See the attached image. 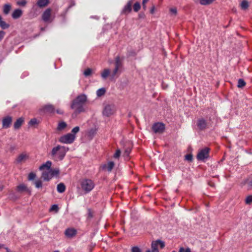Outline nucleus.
<instances>
[{"label": "nucleus", "instance_id": "obj_4", "mask_svg": "<svg viewBox=\"0 0 252 252\" xmlns=\"http://www.w3.org/2000/svg\"><path fill=\"white\" fill-rule=\"evenodd\" d=\"M75 139V135L69 133L61 136L59 139V141L61 143L70 144L74 141Z\"/></svg>", "mask_w": 252, "mask_h": 252}, {"label": "nucleus", "instance_id": "obj_48", "mask_svg": "<svg viewBox=\"0 0 252 252\" xmlns=\"http://www.w3.org/2000/svg\"><path fill=\"white\" fill-rule=\"evenodd\" d=\"M26 4V1L25 0H22L21 1H19L17 2V4L21 6H25Z\"/></svg>", "mask_w": 252, "mask_h": 252}, {"label": "nucleus", "instance_id": "obj_24", "mask_svg": "<svg viewBox=\"0 0 252 252\" xmlns=\"http://www.w3.org/2000/svg\"><path fill=\"white\" fill-rule=\"evenodd\" d=\"M0 27L2 29H6L9 28V24L6 23L5 22L2 20V18L1 15H0Z\"/></svg>", "mask_w": 252, "mask_h": 252}, {"label": "nucleus", "instance_id": "obj_22", "mask_svg": "<svg viewBox=\"0 0 252 252\" xmlns=\"http://www.w3.org/2000/svg\"><path fill=\"white\" fill-rule=\"evenodd\" d=\"M11 8V6L9 4H5L3 6V12L5 15H7Z\"/></svg>", "mask_w": 252, "mask_h": 252}, {"label": "nucleus", "instance_id": "obj_60", "mask_svg": "<svg viewBox=\"0 0 252 252\" xmlns=\"http://www.w3.org/2000/svg\"><path fill=\"white\" fill-rule=\"evenodd\" d=\"M59 252V251H55V252Z\"/></svg>", "mask_w": 252, "mask_h": 252}, {"label": "nucleus", "instance_id": "obj_36", "mask_svg": "<svg viewBox=\"0 0 252 252\" xmlns=\"http://www.w3.org/2000/svg\"><path fill=\"white\" fill-rule=\"evenodd\" d=\"M17 189L19 191H23L26 189V187L23 184H21L17 187Z\"/></svg>", "mask_w": 252, "mask_h": 252}, {"label": "nucleus", "instance_id": "obj_40", "mask_svg": "<svg viewBox=\"0 0 252 252\" xmlns=\"http://www.w3.org/2000/svg\"><path fill=\"white\" fill-rule=\"evenodd\" d=\"M36 177V174L33 172H31L28 176V179L29 180H33Z\"/></svg>", "mask_w": 252, "mask_h": 252}, {"label": "nucleus", "instance_id": "obj_49", "mask_svg": "<svg viewBox=\"0 0 252 252\" xmlns=\"http://www.w3.org/2000/svg\"><path fill=\"white\" fill-rule=\"evenodd\" d=\"M170 12L172 14H174L175 15H176L177 14V10L176 8H170Z\"/></svg>", "mask_w": 252, "mask_h": 252}, {"label": "nucleus", "instance_id": "obj_59", "mask_svg": "<svg viewBox=\"0 0 252 252\" xmlns=\"http://www.w3.org/2000/svg\"><path fill=\"white\" fill-rule=\"evenodd\" d=\"M0 190H2V189H3V187H0Z\"/></svg>", "mask_w": 252, "mask_h": 252}, {"label": "nucleus", "instance_id": "obj_35", "mask_svg": "<svg viewBox=\"0 0 252 252\" xmlns=\"http://www.w3.org/2000/svg\"><path fill=\"white\" fill-rule=\"evenodd\" d=\"M37 124H38L37 120L35 118L32 119L29 122V125L31 126H34Z\"/></svg>", "mask_w": 252, "mask_h": 252}, {"label": "nucleus", "instance_id": "obj_5", "mask_svg": "<svg viewBox=\"0 0 252 252\" xmlns=\"http://www.w3.org/2000/svg\"><path fill=\"white\" fill-rule=\"evenodd\" d=\"M195 126L196 129L200 131H203L208 127V124L206 120L204 118L201 117L196 120L195 121Z\"/></svg>", "mask_w": 252, "mask_h": 252}, {"label": "nucleus", "instance_id": "obj_55", "mask_svg": "<svg viewBox=\"0 0 252 252\" xmlns=\"http://www.w3.org/2000/svg\"><path fill=\"white\" fill-rule=\"evenodd\" d=\"M155 6H153L150 9V13L151 14H153L155 12Z\"/></svg>", "mask_w": 252, "mask_h": 252}, {"label": "nucleus", "instance_id": "obj_33", "mask_svg": "<svg viewBox=\"0 0 252 252\" xmlns=\"http://www.w3.org/2000/svg\"><path fill=\"white\" fill-rule=\"evenodd\" d=\"M252 203V195L248 196L245 199V203L250 205Z\"/></svg>", "mask_w": 252, "mask_h": 252}, {"label": "nucleus", "instance_id": "obj_45", "mask_svg": "<svg viewBox=\"0 0 252 252\" xmlns=\"http://www.w3.org/2000/svg\"><path fill=\"white\" fill-rule=\"evenodd\" d=\"M185 159L189 161H191L192 160V155L191 154L186 155L185 156Z\"/></svg>", "mask_w": 252, "mask_h": 252}, {"label": "nucleus", "instance_id": "obj_30", "mask_svg": "<svg viewBox=\"0 0 252 252\" xmlns=\"http://www.w3.org/2000/svg\"><path fill=\"white\" fill-rule=\"evenodd\" d=\"M44 109L48 112L53 113L54 112V108L52 105H47L44 107Z\"/></svg>", "mask_w": 252, "mask_h": 252}, {"label": "nucleus", "instance_id": "obj_28", "mask_svg": "<svg viewBox=\"0 0 252 252\" xmlns=\"http://www.w3.org/2000/svg\"><path fill=\"white\" fill-rule=\"evenodd\" d=\"M67 125L64 122H60L58 124L57 129L58 130H62L66 127Z\"/></svg>", "mask_w": 252, "mask_h": 252}, {"label": "nucleus", "instance_id": "obj_18", "mask_svg": "<svg viewBox=\"0 0 252 252\" xmlns=\"http://www.w3.org/2000/svg\"><path fill=\"white\" fill-rule=\"evenodd\" d=\"M114 166V163L113 161H109L107 164L103 165V169H107L108 171H111Z\"/></svg>", "mask_w": 252, "mask_h": 252}, {"label": "nucleus", "instance_id": "obj_52", "mask_svg": "<svg viewBox=\"0 0 252 252\" xmlns=\"http://www.w3.org/2000/svg\"><path fill=\"white\" fill-rule=\"evenodd\" d=\"M130 152V149H126L125 151V153H124V156H128L129 154V153Z\"/></svg>", "mask_w": 252, "mask_h": 252}, {"label": "nucleus", "instance_id": "obj_10", "mask_svg": "<svg viewBox=\"0 0 252 252\" xmlns=\"http://www.w3.org/2000/svg\"><path fill=\"white\" fill-rule=\"evenodd\" d=\"M164 129L165 126L161 123H155L152 126V129L155 133H161Z\"/></svg>", "mask_w": 252, "mask_h": 252}, {"label": "nucleus", "instance_id": "obj_34", "mask_svg": "<svg viewBox=\"0 0 252 252\" xmlns=\"http://www.w3.org/2000/svg\"><path fill=\"white\" fill-rule=\"evenodd\" d=\"M241 6L242 9H246L249 7V3L248 1L243 0L241 4Z\"/></svg>", "mask_w": 252, "mask_h": 252}, {"label": "nucleus", "instance_id": "obj_51", "mask_svg": "<svg viewBox=\"0 0 252 252\" xmlns=\"http://www.w3.org/2000/svg\"><path fill=\"white\" fill-rule=\"evenodd\" d=\"M149 0H142V7L145 10L146 8V3Z\"/></svg>", "mask_w": 252, "mask_h": 252}, {"label": "nucleus", "instance_id": "obj_27", "mask_svg": "<svg viewBox=\"0 0 252 252\" xmlns=\"http://www.w3.org/2000/svg\"><path fill=\"white\" fill-rule=\"evenodd\" d=\"M106 90L104 88L99 89L96 91V95L97 96H101L105 94Z\"/></svg>", "mask_w": 252, "mask_h": 252}, {"label": "nucleus", "instance_id": "obj_9", "mask_svg": "<svg viewBox=\"0 0 252 252\" xmlns=\"http://www.w3.org/2000/svg\"><path fill=\"white\" fill-rule=\"evenodd\" d=\"M42 19L45 22L51 23L52 21L50 8H47L44 11L42 15Z\"/></svg>", "mask_w": 252, "mask_h": 252}, {"label": "nucleus", "instance_id": "obj_41", "mask_svg": "<svg viewBox=\"0 0 252 252\" xmlns=\"http://www.w3.org/2000/svg\"><path fill=\"white\" fill-rule=\"evenodd\" d=\"M58 209H59V208H58V205L54 204V205H52V206L50 209V211H55L56 212H58Z\"/></svg>", "mask_w": 252, "mask_h": 252}, {"label": "nucleus", "instance_id": "obj_17", "mask_svg": "<svg viewBox=\"0 0 252 252\" xmlns=\"http://www.w3.org/2000/svg\"><path fill=\"white\" fill-rule=\"evenodd\" d=\"M24 122V119L22 118H18L16 122L14 123V128L15 129L19 128L23 123Z\"/></svg>", "mask_w": 252, "mask_h": 252}, {"label": "nucleus", "instance_id": "obj_58", "mask_svg": "<svg viewBox=\"0 0 252 252\" xmlns=\"http://www.w3.org/2000/svg\"><path fill=\"white\" fill-rule=\"evenodd\" d=\"M45 28H41V31H44V30H45Z\"/></svg>", "mask_w": 252, "mask_h": 252}, {"label": "nucleus", "instance_id": "obj_47", "mask_svg": "<svg viewBox=\"0 0 252 252\" xmlns=\"http://www.w3.org/2000/svg\"><path fill=\"white\" fill-rule=\"evenodd\" d=\"M88 211V218H92L93 217V213L92 212V210L91 209L89 208L87 210Z\"/></svg>", "mask_w": 252, "mask_h": 252}, {"label": "nucleus", "instance_id": "obj_37", "mask_svg": "<svg viewBox=\"0 0 252 252\" xmlns=\"http://www.w3.org/2000/svg\"><path fill=\"white\" fill-rule=\"evenodd\" d=\"M131 252H142V251L138 247L134 246L131 248Z\"/></svg>", "mask_w": 252, "mask_h": 252}, {"label": "nucleus", "instance_id": "obj_53", "mask_svg": "<svg viewBox=\"0 0 252 252\" xmlns=\"http://www.w3.org/2000/svg\"><path fill=\"white\" fill-rule=\"evenodd\" d=\"M247 184H248V187L249 188H252V179L251 180H248L247 181Z\"/></svg>", "mask_w": 252, "mask_h": 252}, {"label": "nucleus", "instance_id": "obj_57", "mask_svg": "<svg viewBox=\"0 0 252 252\" xmlns=\"http://www.w3.org/2000/svg\"><path fill=\"white\" fill-rule=\"evenodd\" d=\"M146 252H152L150 250H147Z\"/></svg>", "mask_w": 252, "mask_h": 252}, {"label": "nucleus", "instance_id": "obj_54", "mask_svg": "<svg viewBox=\"0 0 252 252\" xmlns=\"http://www.w3.org/2000/svg\"><path fill=\"white\" fill-rule=\"evenodd\" d=\"M56 112L59 114H63V110L60 109L56 110Z\"/></svg>", "mask_w": 252, "mask_h": 252}, {"label": "nucleus", "instance_id": "obj_43", "mask_svg": "<svg viewBox=\"0 0 252 252\" xmlns=\"http://www.w3.org/2000/svg\"><path fill=\"white\" fill-rule=\"evenodd\" d=\"M179 252H191V250L189 248L185 249L183 247H181L179 249Z\"/></svg>", "mask_w": 252, "mask_h": 252}, {"label": "nucleus", "instance_id": "obj_31", "mask_svg": "<svg viewBox=\"0 0 252 252\" xmlns=\"http://www.w3.org/2000/svg\"><path fill=\"white\" fill-rule=\"evenodd\" d=\"M246 85V82L243 79H239L238 81L237 87L238 88H243Z\"/></svg>", "mask_w": 252, "mask_h": 252}, {"label": "nucleus", "instance_id": "obj_7", "mask_svg": "<svg viewBox=\"0 0 252 252\" xmlns=\"http://www.w3.org/2000/svg\"><path fill=\"white\" fill-rule=\"evenodd\" d=\"M115 111V106L113 104L106 105L103 111V115L106 117H109L113 115Z\"/></svg>", "mask_w": 252, "mask_h": 252}, {"label": "nucleus", "instance_id": "obj_1", "mask_svg": "<svg viewBox=\"0 0 252 252\" xmlns=\"http://www.w3.org/2000/svg\"><path fill=\"white\" fill-rule=\"evenodd\" d=\"M87 101V96L84 94L78 95L71 102L70 108L74 110L72 114V117H76L78 114L85 111L83 105Z\"/></svg>", "mask_w": 252, "mask_h": 252}, {"label": "nucleus", "instance_id": "obj_6", "mask_svg": "<svg viewBox=\"0 0 252 252\" xmlns=\"http://www.w3.org/2000/svg\"><path fill=\"white\" fill-rule=\"evenodd\" d=\"M209 148L205 147L201 149L197 155V158L198 160L203 161L209 157Z\"/></svg>", "mask_w": 252, "mask_h": 252}, {"label": "nucleus", "instance_id": "obj_2", "mask_svg": "<svg viewBox=\"0 0 252 252\" xmlns=\"http://www.w3.org/2000/svg\"><path fill=\"white\" fill-rule=\"evenodd\" d=\"M69 148L61 145H57L52 149L50 156L51 158L55 161L62 160L64 158Z\"/></svg>", "mask_w": 252, "mask_h": 252}, {"label": "nucleus", "instance_id": "obj_26", "mask_svg": "<svg viewBox=\"0 0 252 252\" xmlns=\"http://www.w3.org/2000/svg\"><path fill=\"white\" fill-rule=\"evenodd\" d=\"M115 67H118V68H121L122 66V63L120 61V58L119 56H117L116 58H115Z\"/></svg>", "mask_w": 252, "mask_h": 252}, {"label": "nucleus", "instance_id": "obj_44", "mask_svg": "<svg viewBox=\"0 0 252 252\" xmlns=\"http://www.w3.org/2000/svg\"><path fill=\"white\" fill-rule=\"evenodd\" d=\"M79 129H80V128L79 126H75L71 130V133L72 134H75L76 133H77L78 132H79Z\"/></svg>", "mask_w": 252, "mask_h": 252}, {"label": "nucleus", "instance_id": "obj_11", "mask_svg": "<svg viewBox=\"0 0 252 252\" xmlns=\"http://www.w3.org/2000/svg\"><path fill=\"white\" fill-rule=\"evenodd\" d=\"M12 122V118L10 116H6L2 120V127L4 128H8Z\"/></svg>", "mask_w": 252, "mask_h": 252}, {"label": "nucleus", "instance_id": "obj_12", "mask_svg": "<svg viewBox=\"0 0 252 252\" xmlns=\"http://www.w3.org/2000/svg\"><path fill=\"white\" fill-rule=\"evenodd\" d=\"M76 230L74 228H67L65 231V235L67 237L72 238L76 234Z\"/></svg>", "mask_w": 252, "mask_h": 252}, {"label": "nucleus", "instance_id": "obj_25", "mask_svg": "<svg viewBox=\"0 0 252 252\" xmlns=\"http://www.w3.org/2000/svg\"><path fill=\"white\" fill-rule=\"evenodd\" d=\"M50 172L52 175V177L55 176H57L59 175L60 173V170L58 168L56 169H50Z\"/></svg>", "mask_w": 252, "mask_h": 252}, {"label": "nucleus", "instance_id": "obj_61", "mask_svg": "<svg viewBox=\"0 0 252 252\" xmlns=\"http://www.w3.org/2000/svg\"><path fill=\"white\" fill-rule=\"evenodd\" d=\"M172 252H176L175 251H172Z\"/></svg>", "mask_w": 252, "mask_h": 252}, {"label": "nucleus", "instance_id": "obj_23", "mask_svg": "<svg viewBox=\"0 0 252 252\" xmlns=\"http://www.w3.org/2000/svg\"><path fill=\"white\" fill-rule=\"evenodd\" d=\"M110 70L109 69H104L103 71L101 74V76L103 79H106L109 75Z\"/></svg>", "mask_w": 252, "mask_h": 252}, {"label": "nucleus", "instance_id": "obj_50", "mask_svg": "<svg viewBox=\"0 0 252 252\" xmlns=\"http://www.w3.org/2000/svg\"><path fill=\"white\" fill-rule=\"evenodd\" d=\"M4 35H5V32H3V31H0V41H1V40L3 39Z\"/></svg>", "mask_w": 252, "mask_h": 252}, {"label": "nucleus", "instance_id": "obj_46", "mask_svg": "<svg viewBox=\"0 0 252 252\" xmlns=\"http://www.w3.org/2000/svg\"><path fill=\"white\" fill-rule=\"evenodd\" d=\"M119 69L120 68H118V67H115L113 71V73H112V77H114V76H115V75L117 74V73L118 72L119 70Z\"/></svg>", "mask_w": 252, "mask_h": 252}, {"label": "nucleus", "instance_id": "obj_8", "mask_svg": "<svg viewBox=\"0 0 252 252\" xmlns=\"http://www.w3.org/2000/svg\"><path fill=\"white\" fill-rule=\"evenodd\" d=\"M158 246H160V247L162 249L165 246V244L164 242L160 240H157L155 241H153L152 243L151 244V248H152V252H159L158 250Z\"/></svg>", "mask_w": 252, "mask_h": 252}, {"label": "nucleus", "instance_id": "obj_56", "mask_svg": "<svg viewBox=\"0 0 252 252\" xmlns=\"http://www.w3.org/2000/svg\"><path fill=\"white\" fill-rule=\"evenodd\" d=\"M94 132H95V131H94V130H93V129H92V130L90 131V133H92V134H93L94 133Z\"/></svg>", "mask_w": 252, "mask_h": 252}, {"label": "nucleus", "instance_id": "obj_19", "mask_svg": "<svg viewBox=\"0 0 252 252\" xmlns=\"http://www.w3.org/2000/svg\"><path fill=\"white\" fill-rule=\"evenodd\" d=\"M52 162L50 160L46 161L45 163L43 164L41 166H40L39 169L42 170L45 168H46L48 170H50L51 169L52 166Z\"/></svg>", "mask_w": 252, "mask_h": 252}, {"label": "nucleus", "instance_id": "obj_38", "mask_svg": "<svg viewBox=\"0 0 252 252\" xmlns=\"http://www.w3.org/2000/svg\"><path fill=\"white\" fill-rule=\"evenodd\" d=\"M92 71V69L91 68H88L84 71V75L85 76H88L91 74Z\"/></svg>", "mask_w": 252, "mask_h": 252}, {"label": "nucleus", "instance_id": "obj_29", "mask_svg": "<svg viewBox=\"0 0 252 252\" xmlns=\"http://www.w3.org/2000/svg\"><path fill=\"white\" fill-rule=\"evenodd\" d=\"M215 0H200V3L202 5H206L211 4Z\"/></svg>", "mask_w": 252, "mask_h": 252}, {"label": "nucleus", "instance_id": "obj_42", "mask_svg": "<svg viewBox=\"0 0 252 252\" xmlns=\"http://www.w3.org/2000/svg\"><path fill=\"white\" fill-rule=\"evenodd\" d=\"M34 184L36 188H40L42 187V182L40 180L36 181Z\"/></svg>", "mask_w": 252, "mask_h": 252}, {"label": "nucleus", "instance_id": "obj_16", "mask_svg": "<svg viewBox=\"0 0 252 252\" xmlns=\"http://www.w3.org/2000/svg\"><path fill=\"white\" fill-rule=\"evenodd\" d=\"M42 177L44 181H49L53 178L50 170L43 172L42 174Z\"/></svg>", "mask_w": 252, "mask_h": 252}, {"label": "nucleus", "instance_id": "obj_15", "mask_svg": "<svg viewBox=\"0 0 252 252\" xmlns=\"http://www.w3.org/2000/svg\"><path fill=\"white\" fill-rule=\"evenodd\" d=\"M22 11L20 9H15L12 14V17L14 19H17L20 18L22 15Z\"/></svg>", "mask_w": 252, "mask_h": 252}, {"label": "nucleus", "instance_id": "obj_20", "mask_svg": "<svg viewBox=\"0 0 252 252\" xmlns=\"http://www.w3.org/2000/svg\"><path fill=\"white\" fill-rule=\"evenodd\" d=\"M49 2V0H38L37 2V5L39 7H44L47 6Z\"/></svg>", "mask_w": 252, "mask_h": 252}, {"label": "nucleus", "instance_id": "obj_3", "mask_svg": "<svg viewBox=\"0 0 252 252\" xmlns=\"http://www.w3.org/2000/svg\"><path fill=\"white\" fill-rule=\"evenodd\" d=\"M81 189L85 193L90 192L94 187V182L88 179H83L80 182Z\"/></svg>", "mask_w": 252, "mask_h": 252}, {"label": "nucleus", "instance_id": "obj_14", "mask_svg": "<svg viewBox=\"0 0 252 252\" xmlns=\"http://www.w3.org/2000/svg\"><path fill=\"white\" fill-rule=\"evenodd\" d=\"M29 156L26 154L22 153L18 156L16 159V162L17 163H21L22 161H25L28 158Z\"/></svg>", "mask_w": 252, "mask_h": 252}, {"label": "nucleus", "instance_id": "obj_13", "mask_svg": "<svg viewBox=\"0 0 252 252\" xmlns=\"http://www.w3.org/2000/svg\"><path fill=\"white\" fill-rule=\"evenodd\" d=\"M132 0H129L126 5L122 10V13L123 14L128 13L131 11Z\"/></svg>", "mask_w": 252, "mask_h": 252}, {"label": "nucleus", "instance_id": "obj_21", "mask_svg": "<svg viewBox=\"0 0 252 252\" xmlns=\"http://www.w3.org/2000/svg\"><path fill=\"white\" fill-rule=\"evenodd\" d=\"M57 189L58 192L63 193L65 191V186L63 183H61L57 185Z\"/></svg>", "mask_w": 252, "mask_h": 252}, {"label": "nucleus", "instance_id": "obj_32", "mask_svg": "<svg viewBox=\"0 0 252 252\" xmlns=\"http://www.w3.org/2000/svg\"><path fill=\"white\" fill-rule=\"evenodd\" d=\"M140 9V4L138 2H135L133 5V10L135 12H137Z\"/></svg>", "mask_w": 252, "mask_h": 252}, {"label": "nucleus", "instance_id": "obj_39", "mask_svg": "<svg viewBox=\"0 0 252 252\" xmlns=\"http://www.w3.org/2000/svg\"><path fill=\"white\" fill-rule=\"evenodd\" d=\"M121 154V151L120 149H118L116 150V153L114 155V158H119L120 157Z\"/></svg>", "mask_w": 252, "mask_h": 252}]
</instances>
